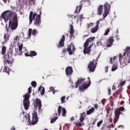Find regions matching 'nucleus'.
I'll return each mask as SVG.
<instances>
[{
	"instance_id": "1",
	"label": "nucleus",
	"mask_w": 130,
	"mask_h": 130,
	"mask_svg": "<svg viewBox=\"0 0 130 130\" xmlns=\"http://www.w3.org/2000/svg\"><path fill=\"white\" fill-rule=\"evenodd\" d=\"M2 18L5 21H9V27L11 30H16L18 28V15L17 13L7 10L1 15Z\"/></svg>"
},
{
	"instance_id": "2",
	"label": "nucleus",
	"mask_w": 130,
	"mask_h": 130,
	"mask_svg": "<svg viewBox=\"0 0 130 130\" xmlns=\"http://www.w3.org/2000/svg\"><path fill=\"white\" fill-rule=\"evenodd\" d=\"M41 15H42V12L41 9H38L37 13L30 11L29 16V25H31L34 21V25L37 26V27H41Z\"/></svg>"
},
{
	"instance_id": "3",
	"label": "nucleus",
	"mask_w": 130,
	"mask_h": 130,
	"mask_svg": "<svg viewBox=\"0 0 130 130\" xmlns=\"http://www.w3.org/2000/svg\"><path fill=\"white\" fill-rule=\"evenodd\" d=\"M12 62H13V59H12V53L8 52L4 56L5 67L4 69V72L7 73L8 75H10V70L8 68L7 63L10 64V63H11Z\"/></svg>"
},
{
	"instance_id": "4",
	"label": "nucleus",
	"mask_w": 130,
	"mask_h": 130,
	"mask_svg": "<svg viewBox=\"0 0 130 130\" xmlns=\"http://www.w3.org/2000/svg\"><path fill=\"white\" fill-rule=\"evenodd\" d=\"M98 58H99V56H98L96 59H94L92 61H90L88 64V69L89 72L95 71L96 70V67H97V64H98Z\"/></svg>"
},
{
	"instance_id": "5",
	"label": "nucleus",
	"mask_w": 130,
	"mask_h": 130,
	"mask_svg": "<svg viewBox=\"0 0 130 130\" xmlns=\"http://www.w3.org/2000/svg\"><path fill=\"white\" fill-rule=\"evenodd\" d=\"M87 79L89 80L88 83L84 82L79 87V91L80 92H85V90L88 89V88L90 87V85H91V80H90V77L87 78Z\"/></svg>"
},
{
	"instance_id": "6",
	"label": "nucleus",
	"mask_w": 130,
	"mask_h": 130,
	"mask_svg": "<svg viewBox=\"0 0 130 130\" xmlns=\"http://www.w3.org/2000/svg\"><path fill=\"white\" fill-rule=\"evenodd\" d=\"M32 118L31 120V124L32 125H34V124H36L37 122H38V115L37 114V112L36 111H34V112L32 113Z\"/></svg>"
},
{
	"instance_id": "7",
	"label": "nucleus",
	"mask_w": 130,
	"mask_h": 130,
	"mask_svg": "<svg viewBox=\"0 0 130 130\" xmlns=\"http://www.w3.org/2000/svg\"><path fill=\"white\" fill-rule=\"evenodd\" d=\"M75 50H76L75 45H74V43H71L70 45L68 47V52L69 53L70 55H72Z\"/></svg>"
},
{
	"instance_id": "8",
	"label": "nucleus",
	"mask_w": 130,
	"mask_h": 130,
	"mask_svg": "<svg viewBox=\"0 0 130 130\" xmlns=\"http://www.w3.org/2000/svg\"><path fill=\"white\" fill-rule=\"evenodd\" d=\"M130 62V55H127L125 57H123V59L120 61V63L124 64V66L129 63Z\"/></svg>"
},
{
	"instance_id": "9",
	"label": "nucleus",
	"mask_w": 130,
	"mask_h": 130,
	"mask_svg": "<svg viewBox=\"0 0 130 130\" xmlns=\"http://www.w3.org/2000/svg\"><path fill=\"white\" fill-rule=\"evenodd\" d=\"M34 107L36 108L38 107L39 110H40L42 107V104L41 103V100L38 98H37L34 101Z\"/></svg>"
},
{
	"instance_id": "10",
	"label": "nucleus",
	"mask_w": 130,
	"mask_h": 130,
	"mask_svg": "<svg viewBox=\"0 0 130 130\" xmlns=\"http://www.w3.org/2000/svg\"><path fill=\"white\" fill-rule=\"evenodd\" d=\"M66 74L67 76H72L74 71H73V68L71 66H68L66 69Z\"/></svg>"
},
{
	"instance_id": "11",
	"label": "nucleus",
	"mask_w": 130,
	"mask_h": 130,
	"mask_svg": "<svg viewBox=\"0 0 130 130\" xmlns=\"http://www.w3.org/2000/svg\"><path fill=\"white\" fill-rule=\"evenodd\" d=\"M99 24H100V20H98L96 22L95 26L91 29V33H96V32L98 31V29H99Z\"/></svg>"
},
{
	"instance_id": "12",
	"label": "nucleus",
	"mask_w": 130,
	"mask_h": 130,
	"mask_svg": "<svg viewBox=\"0 0 130 130\" xmlns=\"http://www.w3.org/2000/svg\"><path fill=\"white\" fill-rule=\"evenodd\" d=\"M85 82V78H82V77L78 78V80L75 82V88H78L80 85H82L83 83Z\"/></svg>"
},
{
	"instance_id": "13",
	"label": "nucleus",
	"mask_w": 130,
	"mask_h": 130,
	"mask_svg": "<svg viewBox=\"0 0 130 130\" xmlns=\"http://www.w3.org/2000/svg\"><path fill=\"white\" fill-rule=\"evenodd\" d=\"M64 40H66V36L62 35V38L59 42V44L57 45L58 48L64 46Z\"/></svg>"
},
{
	"instance_id": "14",
	"label": "nucleus",
	"mask_w": 130,
	"mask_h": 130,
	"mask_svg": "<svg viewBox=\"0 0 130 130\" xmlns=\"http://www.w3.org/2000/svg\"><path fill=\"white\" fill-rule=\"evenodd\" d=\"M84 4L85 5H90V0H82L81 1V4L79 5V13L81 12V10H82Z\"/></svg>"
},
{
	"instance_id": "15",
	"label": "nucleus",
	"mask_w": 130,
	"mask_h": 130,
	"mask_svg": "<svg viewBox=\"0 0 130 130\" xmlns=\"http://www.w3.org/2000/svg\"><path fill=\"white\" fill-rule=\"evenodd\" d=\"M113 41L114 40L113 39V37H110L107 40V47H111L112 44H113Z\"/></svg>"
},
{
	"instance_id": "16",
	"label": "nucleus",
	"mask_w": 130,
	"mask_h": 130,
	"mask_svg": "<svg viewBox=\"0 0 130 130\" xmlns=\"http://www.w3.org/2000/svg\"><path fill=\"white\" fill-rule=\"evenodd\" d=\"M19 50H18V49H16V54L15 55H22V52H21V51H22V49H23V43L21 44L20 45H19V47H18ZM19 51H20V52H19Z\"/></svg>"
},
{
	"instance_id": "17",
	"label": "nucleus",
	"mask_w": 130,
	"mask_h": 130,
	"mask_svg": "<svg viewBox=\"0 0 130 130\" xmlns=\"http://www.w3.org/2000/svg\"><path fill=\"white\" fill-rule=\"evenodd\" d=\"M37 34V30L36 29H34L32 31V28H29L28 30V37H31L32 35L36 36Z\"/></svg>"
},
{
	"instance_id": "18",
	"label": "nucleus",
	"mask_w": 130,
	"mask_h": 130,
	"mask_svg": "<svg viewBox=\"0 0 130 130\" xmlns=\"http://www.w3.org/2000/svg\"><path fill=\"white\" fill-rule=\"evenodd\" d=\"M75 33V30H74V26L73 25L70 24V38L71 40H72V38H75V37L74 36V34Z\"/></svg>"
},
{
	"instance_id": "19",
	"label": "nucleus",
	"mask_w": 130,
	"mask_h": 130,
	"mask_svg": "<svg viewBox=\"0 0 130 130\" xmlns=\"http://www.w3.org/2000/svg\"><path fill=\"white\" fill-rule=\"evenodd\" d=\"M4 41L2 43L3 45H4V44H6V43H7L9 41L10 39V35L9 34V33L4 35Z\"/></svg>"
},
{
	"instance_id": "20",
	"label": "nucleus",
	"mask_w": 130,
	"mask_h": 130,
	"mask_svg": "<svg viewBox=\"0 0 130 130\" xmlns=\"http://www.w3.org/2000/svg\"><path fill=\"white\" fill-rule=\"evenodd\" d=\"M23 106L25 110H28L30 106V101H23Z\"/></svg>"
},
{
	"instance_id": "21",
	"label": "nucleus",
	"mask_w": 130,
	"mask_h": 130,
	"mask_svg": "<svg viewBox=\"0 0 130 130\" xmlns=\"http://www.w3.org/2000/svg\"><path fill=\"white\" fill-rule=\"evenodd\" d=\"M91 52V46L88 47L84 48L83 53L84 54H89Z\"/></svg>"
},
{
	"instance_id": "22",
	"label": "nucleus",
	"mask_w": 130,
	"mask_h": 130,
	"mask_svg": "<svg viewBox=\"0 0 130 130\" xmlns=\"http://www.w3.org/2000/svg\"><path fill=\"white\" fill-rule=\"evenodd\" d=\"M86 117V113L84 112L80 114V116L79 117V120L80 122H83L85 120V118Z\"/></svg>"
},
{
	"instance_id": "23",
	"label": "nucleus",
	"mask_w": 130,
	"mask_h": 130,
	"mask_svg": "<svg viewBox=\"0 0 130 130\" xmlns=\"http://www.w3.org/2000/svg\"><path fill=\"white\" fill-rule=\"evenodd\" d=\"M103 12V5H100L98 8V15L101 16Z\"/></svg>"
},
{
	"instance_id": "24",
	"label": "nucleus",
	"mask_w": 130,
	"mask_h": 130,
	"mask_svg": "<svg viewBox=\"0 0 130 130\" xmlns=\"http://www.w3.org/2000/svg\"><path fill=\"white\" fill-rule=\"evenodd\" d=\"M124 110V107H121L119 108H117L116 110H115L114 113H117L118 114L120 115L121 114V112L120 111H123Z\"/></svg>"
},
{
	"instance_id": "25",
	"label": "nucleus",
	"mask_w": 130,
	"mask_h": 130,
	"mask_svg": "<svg viewBox=\"0 0 130 130\" xmlns=\"http://www.w3.org/2000/svg\"><path fill=\"white\" fill-rule=\"evenodd\" d=\"M119 115H120L118 114V113H115V117L113 120L114 124H115V123H116V122L118 121V119H119Z\"/></svg>"
},
{
	"instance_id": "26",
	"label": "nucleus",
	"mask_w": 130,
	"mask_h": 130,
	"mask_svg": "<svg viewBox=\"0 0 130 130\" xmlns=\"http://www.w3.org/2000/svg\"><path fill=\"white\" fill-rule=\"evenodd\" d=\"M104 10L106 11H110V4H108V3L106 2L104 5Z\"/></svg>"
},
{
	"instance_id": "27",
	"label": "nucleus",
	"mask_w": 130,
	"mask_h": 130,
	"mask_svg": "<svg viewBox=\"0 0 130 130\" xmlns=\"http://www.w3.org/2000/svg\"><path fill=\"white\" fill-rule=\"evenodd\" d=\"M94 111H95V108L92 107L86 112V114L87 115H90V114H92V113H93Z\"/></svg>"
},
{
	"instance_id": "28",
	"label": "nucleus",
	"mask_w": 130,
	"mask_h": 130,
	"mask_svg": "<svg viewBox=\"0 0 130 130\" xmlns=\"http://www.w3.org/2000/svg\"><path fill=\"white\" fill-rule=\"evenodd\" d=\"M39 91L41 92V95L42 96H43V95H44V93H45V88L44 87H42V86H40L39 88Z\"/></svg>"
},
{
	"instance_id": "29",
	"label": "nucleus",
	"mask_w": 130,
	"mask_h": 130,
	"mask_svg": "<svg viewBox=\"0 0 130 130\" xmlns=\"http://www.w3.org/2000/svg\"><path fill=\"white\" fill-rule=\"evenodd\" d=\"M109 14V10H105L103 14V20H105V18H106L107 17V16H108V14Z\"/></svg>"
},
{
	"instance_id": "30",
	"label": "nucleus",
	"mask_w": 130,
	"mask_h": 130,
	"mask_svg": "<svg viewBox=\"0 0 130 130\" xmlns=\"http://www.w3.org/2000/svg\"><path fill=\"white\" fill-rule=\"evenodd\" d=\"M57 113H56L55 114H53L54 116H56L55 118H52L51 120V123H53L54 122H55V121L56 120V119H57V118H58V117H57Z\"/></svg>"
},
{
	"instance_id": "31",
	"label": "nucleus",
	"mask_w": 130,
	"mask_h": 130,
	"mask_svg": "<svg viewBox=\"0 0 130 130\" xmlns=\"http://www.w3.org/2000/svg\"><path fill=\"white\" fill-rule=\"evenodd\" d=\"M30 94L28 93H26L25 95H23V97H24V99L23 100V101H29V99H30Z\"/></svg>"
},
{
	"instance_id": "32",
	"label": "nucleus",
	"mask_w": 130,
	"mask_h": 130,
	"mask_svg": "<svg viewBox=\"0 0 130 130\" xmlns=\"http://www.w3.org/2000/svg\"><path fill=\"white\" fill-rule=\"evenodd\" d=\"M6 51H7V47L5 46H2L1 54L3 55H5L6 54Z\"/></svg>"
},
{
	"instance_id": "33",
	"label": "nucleus",
	"mask_w": 130,
	"mask_h": 130,
	"mask_svg": "<svg viewBox=\"0 0 130 130\" xmlns=\"http://www.w3.org/2000/svg\"><path fill=\"white\" fill-rule=\"evenodd\" d=\"M29 54L30 56H36L37 55V52L35 51H30Z\"/></svg>"
},
{
	"instance_id": "34",
	"label": "nucleus",
	"mask_w": 130,
	"mask_h": 130,
	"mask_svg": "<svg viewBox=\"0 0 130 130\" xmlns=\"http://www.w3.org/2000/svg\"><path fill=\"white\" fill-rule=\"evenodd\" d=\"M94 25H95V23L93 22L87 23V29H90V28L94 27Z\"/></svg>"
},
{
	"instance_id": "35",
	"label": "nucleus",
	"mask_w": 130,
	"mask_h": 130,
	"mask_svg": "<svg viewBox=\"0 0 130 130\" xmlns=\"http://www.w3.org/2000/svg\"><path fill=\"white\" fill-rule=\"evenodd\" d=\"M119 93H120L119 90H116V91L113 93V96L116 98L118 95H119Z\"/></svg>"
},
{
	"instance_id": "36",
	"label": "nucleus",
	"mask_w": 130,
	"mask_h": 130,
	"mask_svg": "<svg viewBox=\"0 0 130 130\" xmlns=\"http://www.w3.org/2000/svg\"><path fill=\"white\" fill-rule=\"evenodd\" d=\"M61 111H62V107L59 106L58 108V113L59 116L61 114Z\"/></svg>"
},
{
	"instance_id": "37",
	"label": "nucleus",
	"mask_w": 130,
	"mask_h": 130,
	"mask_svg": "<svg viewBox=\"0 0 130 130\" xmlns=\"http://www.w3.org/2000/svg\"><path fill=\"white\" fill-rule=\"evenodd\" d=\"M93 40H95V37H90L86 40L88 43L92 42V41H93Z\"/></svg>"
},
{
	"instance_id": "38",
	"label": "nucleus",
	"mask_w": 130,
	"mask_h": 130,
	"mask_svg": "<svg viewBox=\"0 0 130 130\" xmlns=\"http://www.w3.org/2000/svg\"><path fill=\"white\" fill-rule=\"evenodd\" d=\"M126 52L127 55H129L130 53V47H127L125 49V51Z\"/></svg>"
},
{
	"instance_id": "39",
	"label": "nucleus",
	"mask_w": 130,
	"mask_h": 130,
	"mask_svg": "<svg viewBox=\"0 0 130 130\" xmlns=\"http://www.w3.org/2000/svg\"><path fill=\"white\" fill-rule=\"evenodd\" d=\"M109 32H110V29L107 28L105 31L104 35L105 36H107V35H108V33H109Z\"/></svg>"
},
{
	"instance_id": "40",
	"label": "nucleus",
	"mask_w": 130,
	"mask_h": 130,
	"mask_svg": "<svg viewBox=\"0 0 130 130\" xmlns=\"http://www.w3.org/2000/svg\"><path fill=\"white\" fill-rule=\"evenodd\" d=\"M66 114H67V110H66V109H64V108H62V116H66Z\"/></svg>"
},
{
	"instance_id": "41",
	"label": "nucleus",
	"mask_w": 130,
	"mask_h": 130,
	"mask_svg": "<svg viewBox=\"0 0 130 130\" xmlns=\"http://www.w3.org/2000/svg\"><path fill=\"white\" fill-rule=\"evenodd\" d=\"M125 83H126V81H122L121 82H120L119 83V84L118 85L119 87H123V86H124V85H125Z\"/></svg>"
},
{
	"instance_id": "42",
	"label": "nucleus",
	"mask_w": 130,
	"mask_h": 130,
	"mask_svg": "<svg viewBox=\"0 0 130 130\" xmlns=\"http://www.w3.org/2000/svg\"><path fill=\"white\" fill-rule=\"evenodd\" d=\"M117 70V66L116 65L113 64L111 69L112 72H114Z\"/></svg>"
},
{
	"instance_id": "43",
	"label": "nucleus",
	"mask_w": 130,
	"mask_h": 130,
	"mask_svg": "<svg viewBox=\"0 0 130 130\" xmlns=\"http://www.w3.org/2000/svg\"><path fill=\"white\" fill-rule=\"evenodd\" d=\"M29 5L31 6H34L35 5V0H29Z\"/></svg>"
},
{
	"instance_id": "44",
	"label": "nucleus",
	"mask_w": 130,
	"mask_h": 130,
	"mask_svg": "<svg viewBox=\"0 0 130 130\" xmlns=\"http://www.w3.org/2000/svg\"><path fill=\"white\" fill-rule=\"evenodd\" d=\"M31 85L32 87H34V88H36V86H37V83H36V81H32L31 83Z\"/></svg>"
},
{
	"instance_id": "45",
	"label": "nucleus",
	"mask_w": 130,
	"mask_h": 130,
	"mask_svg": "<svg viewBox=\"0 0 130 130\" xmlns=\"http://www.w3.org/2000/svg\"><path fill=\"white\" fill-rule=\"evenodd\" d=\"M83 20V15H80V16L77 17V21H82Z\"/></svg>"
},
{
	"instance_id": "46",
	"label": "nucleus",
	"mask_w": 130,
	"mask_h": 130,
	"mask_svg": "<svg viewBox=\"0 0 130 130\" xmlns=\"http://www.w3.org/2000/svg\"><path fill=\"white\" fill-rule=\"evenodd\" d=\"M103 122V120H101V121L98 122L97 123V126L98 127H100V125H101L102 124Z\"/></svg>"
},
{
	"instance_id": "47",
	"label": "nucleus",
	"mask_w": 130,
	"mask_h": 130,
	"mask_svg": "<svg viewBox=\"0 0 130 130\" xmlns=\"http://www.w3.org/2000/svg\"><path fill=\"white\" fill-rule=\"evenodd\" d=\"M88 46H89V43L86 40L85 43L84 44V48H85L86 47H88Z\"/></svg>"
},
{
	"instance_id": "48",
	"label": "nucleus",
	"mask_w": 130,
	"mask_h": 130,
	"mask_svg": "<svg viewBox=\"0 0 130 130\" xmlns=\"http://www.w3.org/2000/svg\"><path fill=\"white\" fill-rule=\"evenodd\" d=\"M75 125H76V126H82V125H83V124H82V123L80 122H76Z\"/></svg>"
},
{
	"instance_id": "49",
	"label": "nucleus",
	"mask_w": 130,
	"mask_h": 130,
	"mask_svg": "<svg viewBox=\"0 0 130 130\" xmlns=\"http://www.w3.org/2000/svg\"><path fill=\"white\" fill-rule=\"evenodd\" d=\"M64 100H66V96H62L61 98V104H62V103H63V102H64Z\"/></svg>"
},
{
	"instance_id": "50",
	"label": "nucleus",
	"mask_w": 130,
	"mask_h": 130,
	"mask_svg": "<svg viewBox=\"0 0 130 130\" xmlns=\"http://www.w3.org/2000/svg\"><path fill=\"white\" fill-rule=\"evenodd\" d=\"M31 92H32V87H30L28 89V94H31Z\"/></svg>"
},
{
	"instance_id": "51",
	"label": "nucleus",
	"mask_w": 130,
	"mask_h": 130,
	"mask_svg": "<svg viewBox=\"0 0 130 130\" xmlns=\"http://www.w3.org/2000/svg\"><path fill=\"white\" fill-rule=\"evenodd\" d=\"M92 121V125H94V124H95L96 121H97V119H93Z\"/></svg>"
},
{
	"instance_id": "52",
	"label": "nucleus",
	"mask_w": 130,
	"mask_h": 130,
	"mask_svg": "<svg viewBox=\"0 0 130 130\" xmlns=\"http://www.w3.org/2000/svg\"><path fill=\"white\" fill-rule=\"evenodd\" d=\"M94 107L95 109H96L97 110L98 109V104H95L94 105Z\"/></svg>"
},
{
	"instance_id": "53",
	"label": "nucleus",
	"mask_w": 130,
	"mask_h": 130,
	"mask_svg": "<svg viewBox=\"0 0 130 130\" xmlns=\"http://www.w3.org/2000/svg\"><path fill=\"white\" fill-rule=\"evenodd\" d=\"M114 85H115V83H114V85H113L112 90L115 91V90H116V86H115Z\"/></svg>"
},
{
	"instance_id": "54",
	"label": "nucleus",
	"mask_w": 130,
	"mask_h": 130,
	"mask_svg": "<svg viewBox=\"0 0 130 130\" xmlns=\"http://www.w3.org/2000/svg\"><path fill=\"white\" fill-rule=\"evenodd\" d=\"M109 67L108 66H106L105 68V73H107L108 72V69H109Z\"/></svg>"
},
{
	"instance_id": "55",
	"label": "nucleus",
	"mask_w": 130,
	"mask_h": 130,
	"mask_svg": "<svg viewBox=\"0 0 130 130\" xmlns=\"http://www.w3.org/2000/svg\"><path fill=\"white\" fill-rule=\"evenodd\" d=\"M67 51H68V48H67V49L63 48L62 49V52H63L64 53H66V52H67Z\"/></svg>"
},
{
	"instance_id": "56",
	"label": "nucleus",
	"mask_w": 130,
	"mask_h": 130,
	"mask_svg": "<svg viewBox=\"0 0 130 130\" xmlns=\"http://www.w3.org/2000/svg\"><path fill=\"white\" fill-rule=\"evenodd\" d=\"M110 63L111 64L113 63V58L112 57L110 58Z\"/></svg>"
},
{
	"instance_id": "57",
	"label": "nucleus",
	"mask_w": 130,
	"mask_h": 130,
	"mask_svg": "<svg viewBox=\"0 0 130 130\" xmlns=\"http://www.w3.org/2000/svg\"><path fill=\"white\" fill-rule=\"evenodd\" d=\"M108 93L109 95H111V89L110 88L108 89Z\"/></svg>"
},
{
	"instance_id": "58",
	"label": "nucleus",
	"mask_w": 130,
	"mask_h": 130,
	"mask_svg": "<svg viewBox=\"0 0 130 130\" xmlns=\"http://www.w3.org/2000/svg\"><path fill=\"white\" fill-rule=\"evenodd\" d=\"M78 9H79V6H77V7H76V10H75V13L76 14H77V13H78Z\"/></svg>"
},
{
	"instance_id": "59",
	"label": "nucleus",
	"mask_w": 130,
	"mask_h": 130,
	"mask_svg": "<svg viewBox=\"0 0 130 130\" xmlns=\"http://www.w3.org/2000/svg\"><path fill=\"white\" fill-rule=\"evenodd\" d=\"M121 58H122V55H121V54H119V60H120V61H121V60L120 59H121Z\"/></svg>"
},
{
	"instance_id": "60",
	"label": "nucleus",
	"mask_w": 130,
	"mask_h": 130,
	"mask_svg": "<svg viewBox=\"0 0 130 130\" xmlns=\"http://www.w3.org/2000/svg\"><path fill=\"white\" fill-rule=\"evenodd\" d=\"M18 36H17L14 38V41H15V42H16V41H18Z\"/></svg>"
},
{
	"instance_id": "61",
	"label": "nucleus",
	"mask_w": 130,
	"mask_h": 130,
	"mask_svg": "<svg viewBox=\"0 0 130 130\" xmlns=\"http://www.w3.org/2000/svg\"><path fill=\"white\" fill-rule=\"evenodd\" d=\"M25 56H30V54L29 53L27 52L25 53Z\"/></svg>"
},
{
	"instance_id": "62",
	"label": "nucleus",
	"mask_w": 130,
	"mask_h": 130,
	"mask_svg": "<svg viewBox=\"0 0 130 130\" xmlns=\"http://www.w3.org/2000/svg\"><path fill=\"white\" fill-rule=\"evenodd\" d=\"M27 119H28V122H30L31 120H30V115H28Z\"/></svg>"
},
{
	"instance_id": "63",
	"label": "nucleus",
	"mask_w": 130,
	"mask_h": 130,
	"mask_svg": "<svg viewBox=\"0 0 130 130\" xmlns=\"http://www.w3.org/2000/svg\"><path fill=\"white\" fill-rule=\"evenodd\" d=\"M118 128L122 127V128H124V126H123L122 125H120L118 126Z\"/></svg>"
},
{
	"instance_id": "64",
	"label": "nucleus",
	"mask_w": 130,
	"mask_h": 130,
	"mask_svg": "<svg viewBox=\"0 0 130 130\" xmlns=\"http://www.w3.org/2000/svg\"><path fill=\"white\" fill-rule=\"evenodd\" d=\"M96 45H98V46H99V45H101V42H97Z\"/></svg>"
}]
</instances>
